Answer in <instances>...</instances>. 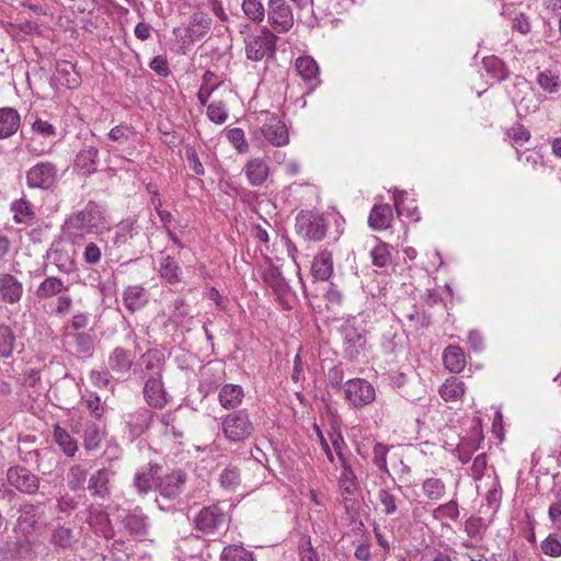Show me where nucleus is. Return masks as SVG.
Segmentation results:
<instances>
[{
    "instance_id": "1",
    "label": "nucleus",
    "mask_w": 561,
    "mask_h": 561,
    "mask_svg": "<svg viewBox=\"0 0 561 561\" xmlns=\"http://www.w3.org/2000/svg\"><path fill=\"white\" fill-rule=\"evenodd\" d=\"M144 252V234L137 224V219L128 218L121 221L114 231L112 245L108 247V254L116 256L117 260L133 257Z\"/></svg>"
},
{
    "instance_id": "2",
    "label": "nucleus",
    "mask_w": 561,
    "mask_h": 561,
    "mask_svg": "<svg viewBox=\"0 0 561 561\" xmlns=\"http://www.w3.org/2000/svg\"><path fill=\"white\" fill-rule=\"evenodd\" d=\"M251 140L259 147L272 145L283 147L289 144V135L286 125L274 115H265L263 119L257 118L250 127Z\"/></svg>"
},
{
    "instance_id": "3",
    "label": "nucleus",
    "mask_w": 561,
    "mask_h": 561,
    "mask_svg": "<svg viewBox=\"0 0 561 561\" xmlns=\"http://www.w3.org/2000/svg\"><path fill=\"white\" fill-rule=\"evenodd\" d=\"M100 211L88 205L84 209L71 214L62 225L65 237L72 243L82 241L88 234L99 230Z\"/></svg>"
},
{
    "instance_id": "4",
    "label": "nucleus",
    "mask_w": 561,
    "mask_h": 561,
    "mask_svg": "<svg viewBox=\"0 0 561 561\" xmlns=\"http://www.w3.org/2000/svg\"><path fill=\"white\" fill-rule=\"evenodd\" d=\"M277 39V35L266 26L247 34L243 38L247 58L260 61L274 57Z\"/></svg>"
},
{
    "instance_id": "5",
    "label": "nucleus",
    "mask_w": 561,
    "mask_h": 561,
    "mask_svg": "<svg viewBox=\"0 0 561 561\" xmlns=\"http://www.w3.org/2000/svg\"><path fill=\"white\" fill-rule=\"evenodd\" d=\"M229 516L219 504L204 506L194 516L193 526L201 536L219 535L228 528Z\"/></svg>"
},
{
    "instance_id": "6",
    "label": "nucleus",
    "mask_w": 561,
    "mask_h": 561,
    "mask_svg": "<svg viewBox=\"0 0 561 561\" xmlns=\"http://www.w3.org/2000/svg\"><path fill=\"white\" fill-rule=\"evenodd\" d=\"M221 430L227 440L231 443H242L253 435L255 426L249 412L241 409L222 417Z\"/></svg>"
},
{
    "instance_id": "7",
    "label": "nucleus",
    "mask_w": 561,
    "mask_h": 561,
    "mask_svg": "<svg viewBox=\"0 0 561 561\" xmlns=\"http://www.w3.org/2000/svg\"><path fill=\"white\" fill-rule=\"evenodd\" d=\"M343 342L344 357L351 362L364 353L367 343L366 330L355 325L354 321H346L340 328Z\"/></svg>"
},
{
    "instance_id": "8",
    "label": "nucleus",
    "mask_w": 561,
    "mask_h": 561,
    "mask_svg": "<svg viewBox=\"0 0 561 561\" xmlns=\"http://www.w3.org/2000/svg\"><path fill=\"white\" fill-rule=\"evenodd\" d=\"M25 178L28 188L49 191L58 181V168L50 161H41L26 171Z\"/></svg>"
},
{
    "instance_id": "9",
    "label": "nucleus",
    "mask_w": 561,
    "mask_h": 561,
    "mask_svg": "<svg viewBox=\"0 0 561 561\" xmlns=\"http://www.w3.org/2000/svg\"><path fill=\"white\" fill-rule=\"evenodd\" d=\"M296 230L306 240L321 241L327 236L328 221L322 215L301 210L296 217Z\"/></svg>"
},
{
    "instance_id": "10",
    "label": "nucleus",
    "mask_w": 561,
    "mask_h": 561,
    "mask_svg": "<svg viewBox=\"0 0 561 561\" xmlns=\"http://www.w3.org/2000/svg\"><path fill=\"white\" fill-rule=\"evenodd\" d=\"M187 476L181 469L173 470L172 472L160 477L157 482V490L160 495V497L156 500L158 506L161 510H164L161 504V499L168 502L176 501L184 491Z\"/></svg>"
},
{
    "instance_id": "11",
    "label": "nucleus",
    "mask_w": 561,
    "mask_h": 561,
    "mask_svg": "<svg viewBox=\"0 0 561 561\" xmlns=\"http://www.w3.org/2000/svg\"><path fill=\"white\" fill-rule=\"evenodd\" d=\"M344 393L348 403L356 409L370 404L376 398L374 386L363 378L347 380L344 383Z\"/></svg>"
},
{
    "instance_id": "12",
    "label": "nucleus",
    "mask_w": 561,
    "mask_h": 561,
    "mask_svg": "<svg viewBox=\"0 0 561 561\" xmlns=\"http://www.w3.org/2000/svg\"><path fill=\"white\" fill-rule=\"evenodd\" d=\"M9 484L27 495L35 494L39 489V478L24 466H12L7 470Z\"/></svg>"
},
{
    "instance_id": "13",
    "label": "nucleus",
    "mask_w": 561,
    "mask_h": 561,
    "mask_svg": "<svg viewBox=\"0 0 561 561\" xmlns=\"http://www.w3.org/2000/svg\"><path fill=\"white\" fill-rule=\"evenodd\" d=\"M266 15L270 25L276 33H286L294 25L291 8L285 0H270Z\"/></svg>"
},
{
    "instance_id": "14",
    "label": "nucleus",
    "mask_w": 561,
    "mask_h": 561,
    "mask_svg": "<svg viewBox=\"0 0 561 561\" xmlns=\"http://www.w3.org/2000/svg\"><path fill=\"white\" fill-rule=\"evenodd\" d=\"M339 462L341 466V473L337 479V484L342 496V503L348 512L358 491V481L350 459Z\"/></svg>"
},
{
    "instance_id": "15",
    "label": "nucleus",
    "mask_w": 561,
    "mask_h": 561,
    "mask_svg": "<svg viewBox=\"0 0 561 561\" xmlns=\"http://www.w3.org/2000/svg\"><path fill=\"white\" fill-rule=\"evenodd\" d=\"M125 530L135 539L142 541L149 535L150 520L140 507L129 511L122 519Z\"/></svg>"
},
{
    "instance_id": "16",
    "label": "nucleus",
    "mask_w": 561,
    "mask_h": 561,
    "mask_svg": "<svg viewBox=\"0 0 561 561\" xmlns=\"http://www.w3.org/2000/svg\"><path fill=\"white\" fill-rule=\"evenodd\" d=\"M164 354L158 348L147 350L138 360L141 379L162 377L164 366Z\"/></svg>"
},
{
    "instance_id": "17",
    "label": "nucleus",
    "mask_w": 561,
    "mask_h": 561,
    "mask_svg": "<svg viewBox=\"0 0 561 561\" xmlns=\"http://www.w3.org/2000/svg\"><path fill=\"white\" fill-rule=\"evenodd\" d=\"M133 366L134 355L130 351L125 350L122 346H116L110 353L107 358V369L118 378H127Z\"/></svg>"
},
{
    "instance_id": "18",
    "label": "nucleus",
    "mask_w": 561,
    "mask_h": 561,
    "mask_svg": "<svg viewBox=\"0 0 561 561\" xmlns=\"http://www.w3.org/2000/svg\"><path fill=\"white\" fill-rule=\"evenodd\" d=\"M114 476L115 472L108 467H103L93 472L88 481L90 494L96 499H107L111 494L110 483Z\"/></svg>"
},
{
    "instance_id": "19",
    "label": "nucleus",
    "mask_w": 561,
    "mask_h": 561,
    "mask_svg": "<svg viewBox=\"0 0 561 561\" xmlns=\"http://www.w3.org/2000/svg\"><path fill=\"white\" fill-rule=\"evenodd\" d=\"M85 520L96 535L105 539L114 537V528L110 516L101 506L91 505Z\"/></svg>"
},
{
    "instance_id": "20",
    "label": "nucleus",
    "mask_w": 561,
    "mask_h": 561,
    "mask_svg": "<svg viewBox=\"0 0 561 561\" xmlns=\"http://www.w3.org/2000/svg\"><path fill=\"white\" fill-rule=\"evenodd\" d=\"M510 94L518 111L525 113L536 111L537 105L533 99L529 82L525 78L516 77Z\"/></svg>"
},
{
    "instance_id": "21",
    "label": "nucleus",
    "mask_w": 561,
    "mask_h": 561,
    "mask_svg": "<svg viewBox=\"0 0 561 561\" xmlns=\"http://www.w3.org/2000/svg\"><path fill=\"white\" fill-rule=\"evenodd\" d=\"M295 69L305 82L310 83V89L306 92L310 94L320 84V69L317 61L310 56H300L295 60Z\"/></svg>"
},
{
    "instance_id": "22",
    "label": "nucleus",
    "mask_w": 561,
    "mask_h": 561,
    "mask_svg": "<svg viewBox=\"0 0 561 561\" xmlns=\"http://www.w3.org/2000/svg\"><path fill=\"white\" fill-rule=\"evenodd\" d=\"M23 296L22 283L12 274L0 275V299L10 305L18 304Z\"/></svg>"
},
{
    "instance_id": "23",
    "label": "nucleus",
    "mask_w": 561,
    "mask_h": 561,
    "mask_svg": "<svg viewBox=\"0 0 561 561\" xmlns=\"http://www.w3.org/2000/svg\"><path fill=\"white\" fill-rule=\"evenodd\" d=\"M144 380V397L146 402L156 409H161L165 405V391L163 388L162 377L145 378Z\"/></svg>"
},
{
    "instance_id": "24",
    "label": "nucleus",
    "mask_w": 561,
    "mask_h": 561,
    "mask_svg": "<svg viewBox=\"0 0 561 561\" xmlns=\"http://www.w3.org/2000/svg\"><path fill=\"white\" fill-rule=\"evenodd\" d=\"M153 412L141 408L125 416V423L131 437H138L151 425Z\"/></svg>"
},
{
    "instance_id": "25",
    "label": "nucleus",
    "mask_w": 561,
    "mask_h": 561,
    "mask_svg": "<svg viewBox=\"0 0 561 561\" xmlns=\"http://www.w3.org/2000/svg\"><path fill=\"white\" fill-rule=\"evenodd\" d=\"M211 27L210 16L203 12H194L190 18L188 26L185 30V36L192 41L199 39L207 34Z\"/></svg>"
},
{
    "instance_id": "26",
    "label": "nucleus",
    "mask_w": 561,
    "mask_h": 561,
    "mask_svg": "<svg viewBox=\"0 0 561 561\" xmlns=\"http://www.w3.org/2000/svg\"><path fill=\"white\" fill-rule=\"evenodd\" d=\"M536 83L549 94H556L561 90V75L556 67H548L539 70L536 76Z\"/></svg>"
},
{
    "instance_id": "27",
    "label": "nucleus",
    "mask_w": 561,
    "mask_h": 561,
    "mask_svg": "<svg viewBox=\"0 0 561 561\" xmlns=\"http://www.w3.org/2000/svg\"><path fill=\"white\" fill-rule=\"evenodd\" d=\"M99 161V149L91 145L77 153L75 164L83 174H92L96 171Z\"/></svg>"
},
{
    "instance_id": "28",
    "label": "nucleus",
    "mask_w": 561,
    "mask_h": 561,
    "mask_svg": "<svg viewBox=\"0 0 561 561\" xmlns=\"http://www.w3.org/2000/svg\"><path fill=\"white\" fill-rule=\"evenodd\" d=\"M243 172L253 186L262 185L268 176L270 168L261 158H254L248 161L243 168Z\"/></svg>"
},
{
    "instance_id": "29",
    "label": "nucleus",
    "mask_w": 561,
    "mask_h": 561,
    "mask_svg": "<svg viewBox=\"0 0 561 561\" xmlns=\"http://www.w3.org/2000/svg\"><path fill=\"white\" fill-rule=\"evenodd\" d=\"M21 124L19 112L13 107L0 108V139L8 138L16 133Z\"/></svg>"
},
{
    "instance_id": "30",
    "label": "nucleus",
    "mask_w": 561,
    "mask_h": 561,
    "mask_svg": "<svg viewBox=\"0 0 561 561\" xmlns=\"http://www.w3.org/2000/svg\"><path fill=\"white\" fill-rule=\"evenodd\" d=\"M78 538L72 528L65 525H56L51 528L49 542L59 549L67 550L71 549Z\"/></svg>"
},
{
    "instance_id": "31",
    "label": "nucleus",
    "mask_w": 561,
    "mask_h": 561,
    "mask_svg": "<svg viewBox=\"0 0 561 561\" xmlns=\"http://www.w3.org/2000/svg\"><path fill=\"white\" fill-rule=\"evenodd\" d=\"M123 302L130 312L140 310L148 302L146 289L139 285L127 286L123 291Z\"/></svg>"
},
{
    "instance_id": "32",
    "label": "nucleus",
    "mask_w": 561,
    "mask_h": 561,
    "mask_svg": "<svg viewBox=\"0 0 561 561\" xmlns=\"http://www.w3.org/2000/svg\"><path fill=\"white\" fill-rule=\"evenodd\" d=\"M244 397L243 388L240 385L227 383L218 394L219 403L227 410H232L242 403Z\"/></svg>"
},
{
    "instance_id": "33",
    "label": "nucleus",
    "mask_w": 561,
    "mask_h": 561,
    "mask_svg": "<svg viewBox=\"0 0 561 561\" xmlns=\"http://www.w3.org/2000/svg\"><path fill=\"white\" fill-rule=\"evenodd\" d=\"M312 275L318 280H327L333 273L332 253L324 250L317 254L311 266Z\"/></svg>"
},
{
    "instance_id": "34",
    "label": "nucleus",
    "mask_w": 561,
    "mask_h": 561,
    "mask_svg": "<svg viewBox=\"0 0 561 561\" xmlns=\"http://www.w3.org/2000/svg\"><path fill=\"white\" fill-rule=\"evenodd\" d=\"M392 208L389 204L375 205L369 214L368 224L375 230H385L392 221Z\"/></svg>"
},
{
    "instance_id": "35",
    "label": "nucleus",
    "mask_w": 561,
    "mask_h": 561,
    "mask_svg": "<svg viewBox=\"0 0 561 561\" xmlns=\"http://www.w3.org/2000/svg\"><path fill=\"white\" fill-rule=\"evenodd\" d=\"M224 81L219 80L217 75L210 70L204 72L202 84L197 92V100L202 106L207 105L211 94L222 85Z\"/></svg>"
},
{
    "instance_id": "36",
    "label": "nucleus",
    "mask_w": 561,
    "mask_h": 561,
    "mask_svg": "<svg viewBox=\"0 0 561 561\" xmlns=\"http://www.w3.org/2000/svg\"><path fill=\"white\" fill-rule=\"evenodd\" d=\"M438 392L446 402H454L462 399L466 387L462 380L451 376L439 387Z\"/></svg>"
},
{
    "instance_id": "37",
    "label": "nucleus",
    "mask_w": 561,
    "mask_h": 561,
    "mask_svg": "<svg viewBox=\"0 0 561 561\" xmlns=\"http://www.w3.org/2000/svg\"><path fill=\"white\" fill-rule=\"evenodd\" d=\"M443 363L445 368L450 373H460L466 366L463 351L457 345L447 346L443 353Z\"/></svg>"
},
{
    "instance_id": "38",
    "label": "nucleus",
    "mask_w": 561,
    "mask_h": 561,
    "mask_svg": "<svg viewBox=\"0 0 561 561\" xmlns=\"http://www.w3.org/2000/svg\"><path fill=\"white\" fill-rule=\"evenodd\" d=\"M10 210L15 224L32 225L36 216L34 206L25 198L12 202Z\"/></svg>"
},
{
    "instance_id": "39",
    "label": "nucleus",
    "mask_w": 561,
    "mask_h": 561,
    "mask_svg": "<svg viewBox=\"0 0 561 561\" xmlns=\"http://www.w3.org/2000/svg\"><path fill=\"white\" fill-rule=\"evenodd\" d=\"M104 434L100 425L93 421L85 422L82 430L83 447L87 451L100 448Z\"/></svg>"
},
{
    "instance_id": "40",
    "label": "nucleus",
    "mask_w": 561,
    "mask_h": 561,
    "mask_svg": "<svg viewBox=\"0 0 561 561\" xmlns=\"http://www.w3.org/2000/svg\"><path fill=\"white\" fill-rule=\"evenodd\" d=\"M159 274L169 284H175L181 280L182 268L173 256L162 255L159 261Z\"/></svg>"
},
{
    "instance_id": "41",
    "label": "nucleus",
    "mask_w": 561,
    "mask_h": 561,
    "mask_svg": "<svg viewBox=\"0 0 561 561\" xmlns=\"http://www.w3.org/2000/svg\"><path fill=\"white\" fill-rule=\"evenodd\" d=\"M42 503L33 504L30 502L20 505L18 512L19 516L16 519L18 526L22 528H34L39 517V510Z\"/></svg>"
},
{
    "instance_id": "42",
    "label": "nucleus",
    "mask_w": 561,
    "mask_h": 561,
    "mask_svg": "<svg viewBox=\"0 0 561 561\" xmlns=\"http://www.w3.org/2000/svg\"><path fill=\"white\" fill-rule=\"evenodd\" d=\"M53 437L55 443L60 447L67 457H73L78 451L77 440L60 425L53 428Z\"/></svg>"
},
{
    "instance_id": "43",
    "label": "nucleus",
    "mask_w": 561,
    "mask_h": 561,
    "mask_svg": "<svg viewBox=\"0 0 561 561\" xmlns=\"http://www.w3.org/2000/svg\"><path fill=\"white\" fill-rule=\"evenodd\" d=\"M64 289H66V286L62 279L56 276H49L39 283L35 295L38 299H48L61 294Z\"/></svg>"
},
{
    "instance_id": "44",
    "label": "nucleus",
    "mask_w": 561,
    "mask_h": 561,
    "mask_svg": "<svg viewBox=\"0 0 561 561\" xmlns=\"http://www.w3.org/2000/svg\"><path fill=\"white\" fill-rule=\"evenodd\" d=\"M446 483L436 477H431L422 482L423 494L431 501H439L446 494Z\"/></svg>"
},
{
    "instance_id": "45",
    "label": "nucleus",
    "mask_w": 561,
    "mask_h": 561,
    "mask_svg": "<svg viewBox=\"0 0 561 561\" xmlns=\"http://www.w3.org/2000/svg\"><path fill=\"white\" fill-rule=\"evenodd\" d=\"M377 241H378L377 244L370 251L373 264L376 267H380V268L388 267L392 264V255H391L392 248L389 244L381 242L378 239H377Z\"/></svg>"
},
{
    "instance_id": "46",
    "label": "nucleus",
    "mask_w": 561,
    "mask_h": 561,
    "mask_svg": "<svg viewBox=\"0 0 561 561\" xmlns=\"http://www.w3.org/2000/svg\"><path fill=\"white\" fill-rule=\"evenodd\" d=\"M57 73L59 75V81L61 84L69 89H75L79 85V75L75 70V66L68 61H61L57 65Z\"/></svg>"
},
{
    "instance_id": "47",
    "label": "nucleus",
    "mask_w": 561,
    "mask_h": 561,
    "mask_svg": "<svg viewBox=\"0 0 561 561\" xmlns=\"http://www.w3.org/2000/svg\"><path fill=\"white\" fill-rule=\"evenodd\" d=\"M207 117L210 122L221 125L229 117V108L225 101L214 100L207 105Z\"/></svg>"
},
{
    "instance_id": "48",
    "label": "nucleus",
    "mask_w": 561,
    "mask_h": 561,
    "mask_svg": "<svg viewBox=\"0 0 561 561\" xmlns=\"http://www.w3.org/2000/svg\"><path fill=\"white\" fill-rule=\"evenodd\" d=\"M15 334L13 330L5 324H0V357L8 358L13 354L15 346Z\"/></svg>"
},
{
    "instance_id": "49",
    "label": "nucleus",
    "mask_w": 561,
    "mask_h": 561,
    "mask_svg": "<svg viewBox=\"0 0 561 561\" xmlns=\"http://www.w3.org/2000/svg\"><path fill=\"white\" fill-rule=\"evenodd\" d=\"M241 9L244 15L254 23L263 22L267 12L260 0H243Z\"/></svg>"
},
{
    "instance_id": "50",
    "label": "nucleus",
    "mask_w": 561,
    "mask_h": 561,
    "mask_svg": "<svg viewBox=\"0 0 561 561\" xmlns=\"http://www.w3.org/2000/svg\"><path fill=\"white\" fill-rule=\"evenodd\" d=\"M220 561H254V559L252 552L242 546L230 545L224 548Z\"/></svg>"
},
{
    "instance_id": "51",
    "label": "nucleus",
    "mask_w": 561,
    "mask_h": 561,
    "mask_svg": "<svg viewBox=\"0 0 561 561\" xmlns=\"http://www.w3.org/2000/svg\"><path fill=\"white\" fill-rule=\"evenodd\" d=\"M87 480V470L81 465H72L67 473V484L71 491L82 490Z\"/></svg>"
},
{
    "instance_id": "52",
    "label": "nucleus",
    "mask_w": 561,
    "mask_h": 561,
    "mask_svg": "<svg viewBox=\"0 0 561 561\" xmlns=\"http://www.w3.org/2000/svg\"><path fill=\"white\" fill-rule=\"evenodd\" d=\"M76 351L87 357H91L94 350V339L91 334L81 332L71 334Z\"/></svg>"
},
{
    "instance_id": "53",
    "label": "nucleus",
    "mask_w": 561,
    "mask_h": 561,
    "mask_svg": "<svg viewBox=\"0 0 561 561\" xmlns=\"http://www.w3.org/2000/svg\"><path fill=\"white\" fill-rule=\"evenodd\" d=\"M459 514L458 503L455 500L438 505L432 513L436 520L450 519L454 522L459 518Z\"/></svg>"
},
{
    "instance_id": "54",
    "label": "nucleus",
    "mask_w": 561,
    "mask_h": 561,
    "mask_svg": "<svg viewBox=\"0 0 561 561\" xmlns=\"http://www.w3.org/2000/svg\"><path fill=\"white\" fill-rule=\"evenodd\" d=\"M465 531L470 539H473L476 542L481 541L485 533L483 519L478 516H470L465 522Z\"/></svg>"
},
{
    "instance_id": "55",
    "label": "nucleus",
    "mask_w": 561,
    "mask_h": 561,
    "mask_svg": "<svg viewBox=\"0 0 561 561\" xmlns=\"http://www.w3.org/2000/svg\"><path fill=\"white\" fill-rule=\"evenodd\" d=\"M153 476V466L135 474L134 485L138 493L147 494L152 489Z\"/></svg>"
},
{
    "instance_id": "56",
    "label": "nucleus",
    "mask_w": 561,
    "mask_h": 561,
    "mask_svg": "<svg viewBox=\"0 0 561 561\" xmlns=\"http://www.w3.org/2000/svg\"><path fill=\"white\" fill-rule=\"evenodd\" d=\"M264 280L277 295H283L287 290V284L277 267H271L266 271L264 274Z\"/></svg>"
},
{
    "instance_id": "57",
    "label": "nucleus",
    "mask_w": 561,
    "mask_h": 561,
    "mask_svg": "<svg viewBox=\"0 0 561 561\" xmlns=\"http://www.w3.org/2000/svg\"><path fill=\"white\" fill-rule=\"evenodd\" d=\"M483 65L486 71L491 73L496 81L501 82L507 79L510 72L504 64L496 57L484 58Z\"/></svg>"
},
{
    "instance_id": "58",
    "label": "nucleus",
    "mask_w": 561,
    "mask_h": 561,
    "mask_svg": "<svg viewBox=\"0 0 561 561\" xmlns=\"http://www.w3.org/2000/svg\"><path fill=\"white\" fill-rule=\"evenodd\" d=\"M377 499L386 515L390 516L397 512V496L387 486L379 489Z\"/></svg>"
},
{
    "instance_id": "59",
    "label": "nucleus",
    "mask_w": 561,
    "mask_h": 561,
    "mask_svg": "<svg viewBox=\"0 0 561 561\" xmlns=\"http://www.w3.org/2000/svg\"><path fill=\"white\" fill-rule=\"evenodd\" d=\"M227 138L238 152L244 153L248 151L249 145L242 128L233 127L228 129Z\"/></svg>"
},
{
    "instance_id": "60",
    "label": "nucleus",
    "mask_w": 561,
    "mask_h": 561,
    "mask_svg": "<svg viewBox=\"0 0 561 561\" xmlns=\"http://www.w3.org/2000/svg\"><path fill=\"white\" fill-rule=\"evenodd\" d=\"M81 399L95 419H100L103 415L104 405L101 402V398L95 392L88 391Z\"/></svg>"
},
{
    "instance_id": "61",
    "label": "nucleus",
    "mask_w": 561,
    "mask_h": 561,
    "mask_svg": "<svg viewBox=\"0 0 561 561\" xmlns=\"http://www.w3.org/2000/svg\"><path fill=\"white\" fill-rule=\"evenodd\" d=\"M389 448L382 443H375L373 447V462L382 472L389 473L387 466V455Z\"/></svg>"
},
{
    "instance_id": "62",
    "label": "nucleus",
    "mask_w": 561,
    "mask_h": 561,
    "mask_svg": "<svg viewBox=\"0 0 561 561\" xmlns=\"http://www.w3.org/2000/svg\"><path fill=\"white\" fill-rule=\"evenodd\" d=\"M220 485L232 490L240 483V472L234 466H228L219 476Z\"/></svg>"
},
{
    "instance_id": "63",
    "label": "nucleus",
    "mask_w": 561,
    "mask_h": 561,
    "mask_svg": "<svg viewBox=\"0 0 561 561\" xmlns=\"http://www.w3.org/2000/svg\"><path fill=\"white\" fill-rule=\"evenodd\" d=\"M32 130L35 135L42 136L47 139L57 137V128L48 121L36 118L32 124Z\"/></svg>"
},
{
    "instance_id": "64",
    "label": "nucleus",
    "mask_w": 561,
    "mask_h": 561,
    "mask_svg": "<svg viewBox=\"0 0 561 561\" xmlns=\"http://www.w3.org/2000/svg\"><path fill=\"white\" fill-rule=\"evenodd\" d=\"M107 136L112 141L125 142L134 136V127L127 124H121L113 127Z\"/></svg>"
}]
</instances>
